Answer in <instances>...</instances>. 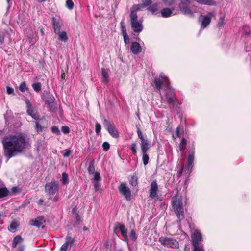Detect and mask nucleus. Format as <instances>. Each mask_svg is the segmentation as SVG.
Segmentation results:
<instances>
[{"label":"nucleus","mask_w":251,"mask_h":251,"mask_svg":"<svg viewBox=\"0 0 251 251\" xmlns=\"http://www.w3.org/2000/svg\"><path fill=\"white\" fill-rule=\"evenodd\" d=\"M9 191L5 186L0 188V199L7 196Z\"/></svg>","instance_id":"nucleus-27"},{"label":"nucleus","mask_w":251,"mask_h":251,"mask_svg":"<svg viewBox=\"0 0 251 251\" xmlns=\"http://www.w3.org/2000/svg\"><path fill=\"white\" fill-rule=\"evenodd\" d=\"M53 100L50 97L48 98L46 100V103L49 105H50L51 104L53 103Z\"/></svg>","instance_id":"nucleus-53"},{"label":"nucleus","mask_w":251,"mask_h":251,"mask_svg":"<svg viewBox=\"0 0 251 251\" xmlns=\"http://www.w3.org/2000/svg\"><path fill=\"white\" fill-rule=\"evenodd\" d=\"M129 237L130 238L133 240V241H136L137 237L136 234V232L134 230H132L130 231V234H129Z\"/></svg>","instance_id":"nucleus-38"},{"label":"nucleus","mask_w":251,"mask_h":251,"mask_svg":"<svg viewBox=\"0 0 251 251\" xmlns=\"http://www.w3.org/2000/svg\"><path fill=\"white\" fill-rule=\"evenodd\" d=\"M51 131L53 133H55L57 135H59L60 134V132L59 128L55 126H53L51 127Z\"/></svg>","instance_id":"nucleus-46"},{"label":"nucleus","mask_w":251,"mask_h":251,"mask_svg":"<svg viewBox=\"0 0 251 251\" xmlns=\"http://www.w3.org/2000/svg\"><path fill=\"white\" fill-rule=\"evenodd\" d=\"M212 13H209L207 15L203 16L201 15L199 18V21L201 23V29H204L210 23Z\"/></svg>","instance_id":"nucleus-14"},{"label":"nucleus","mask_w":251,"mask_h":251,"mask_svg":"<svg viewBox=\"0 0 251 251\" xmlns=\"http://www.w3.org/2000/svg\"><path fill=\"white\" fill-rule=\"evenodd\" d=\"M186 144L187 140L184 138L182 139L179 145V150L182 151L184 150Z\"/></svg>","instance_id":"nucleus-33"},{"label":"nucleus","mask_w":251,"mask_h":251,"mask_svg":"<svg viewBox=\"0 0 251 251\" xmlns=\"http://www.w3.org/2000/svg\"><path fill=\"white\" fill-rule=\"evenodd\" d=\"M141 152L143 154L142 160H143V164L144 165H146L148 164V163L149 162V156L147 154V152H144V151H141Z\"/></svg>","instance_id":"nucleus-30"},{"label":"nucleus","mask_w":251,"mask_h":251,"mask_svg":"<svg viewBox=\"0 0 251 251\" xmlns=\"http://www.w3.org/2000/svg\"><path fill=\"white\" fill-rule=\"evenodd\" d=\"M101 74L103 81L107 82L108 81V74L107 72L104 68H102L101 70Z\"/></svg>","instance_id":"nucleus-34"},{"label":"nucleus","mask_w":251,"mask_h":251,"mask_svg":"<svg viewBox=\"0 0 251 251\" xmlns=\"http://www.w3.org/2000/svg\"><path fill=\"white\" fill-rule=\"evenodd\" d=\"M6 91L8 94H12L14 93V89L11 87L7 86L6 87Z\"/></svg>","instance_id":"nucleus-52"},{"label":"nucleus","mask_w":251,"mask_h":251,"mask_svg":"<svg viewBox=\"0 0 251 251\" xmlns=\"http://www.w3.org/2000/svg\"><path fill=\"white\" fill-rule=\"evenodd\" d=\"M130 50L134 54H138L142 52V48L139 43L133 42L131 43Z\"/></svg>","instance_id":"nucleus-20"},{"label":"nucleus","mask_w":251,"mask_h":251,"mask_svg":"<svg viewBox=\"0 0 251 251\" xmlns=\"http://www.w3.org/2000/svg\"><path fill=\"white\" fill-rule=\"evenodd\" d=\"M120 193L124 197L125 199L127 201L131 200V191L126 183H121L118 188Z\"/></svg>","instance_id":"nucleus-12"},{"label":"nucleus","mask_w":251,"mask_h":251,"mask_svg":"<svg viewBox=\"0 0 251 251\" xmlns=\"http://www.w3.org/2000/svg\"><path fill=\"white\" fill-rule=\"evenodd\" d=\"M225 25V20L224 18L220 17L217 24V26L221 28Z\"/></svg>","instance_id":"nucleus-40"},{"label":"nucleus","mask_w":251,"mask_h":251,"mask_svg":"<svg viewBox=\"0 0 251 251\" xmlns=\"http://www.w3.org/2000/svg\"><path fill=\"white\" fill-rule=\"evenodd\" d=\"M179 133H180V128L179 127H177L176 130V137L179 136Z\"/></svg>","instance_id":"nucleus-56"},{"label":"nucleus","mask_w":251,"mask_h":251,"mask_svg":"<svg viewBox=\"0 0 251 251\" xmlns=\"http://www.w3.org/2000/svg\"><path fill=\"white\" fill-rule=\"evenodd\" d=\"M18 226V225L16 222H12L10 225V227L12 230H15Z\"/></svg>","instance_id":"nucleus-50"},{"label":"nucleus","mask_w":251,"mask_h":251,"mask_svg":"<svg viewBox=\"0 0 251 251\" xmlns=\"http://www.w3.org/2000/svg\"><path fill=\"white\" fill-rule=\"evenodd\" d=\"M120 25L122 34L123 36L124 43L126 45H127L129 43L130 39L127 34L126 25L124 21H122L120 22Z\"/></svg>","instance_id":"nucleus-18"},{"label":"nucleus","mask_w":251,"mask_h":251,"mask_svg":"<svg viewBox=\"0 0 251 251\" xmlns=\"http://www.w3.org/2000/svg\"><path fill=\"white\" fill-rule=\"evenodd\" d=\"M174 9H171L169 8H165L161 10L160 13L162 17L164 18H167L171 16L173 14V11Z\"/></svg>","instance_id":"nucleus-22"},{"label":"nucleus","mask_w":251,"mask_h":251,"mask_svg":"<svg viewBox=\"0 0 251 251\" xmlns=\"http://www.w3.org/2000/svg\"><path fill=\"white\" fill-rule=\"evenodd\" d=\"M71 151L69 149H66L63 151V156L64 157H69L70 155Z\"/></svg>","instance_id":"nucleus-47"},{"label":"nucleus","mask_w":251,"mask_h":251,"mask_svg":"<svg viewBox=\"0 0 251 251\" xmlns=\"http://www.w3.org/2000/svg\"><path fill=\"white\" fill-rule=\"evenodd\" d=\"M61 130L64 134H67L70 132V129L67 126H63Z\"/></svg>","instance_id":"nucleus-49"},{"label":"nucleus","mask_w":251,"mask_h":251,"mask_svg":"<svg viewBox=\"0 0 251 251\" xmlns=\"http://www.w3.org/2000/svg\"><path fill=\"white\" fill-rule=\"evenodd\" d=\"M131 150L133 154L135 155L137 153L136 144L135 143H132L131 144Z\"/></svg>","instance_id":"nucleus-48"},{"label":"nucleus","mask_w":251,"mask_h":251,"mask_svg":"<svg viewBox=\"0 0 251 251\" xmlns=\"http://www.w3.org/2000/svg\"><path fill=\"white\" fill-rule=\"evenodd\" d=\"M243 29L244 30V32L247 35H249L250 32L251 31V29L249 27V26L245 25L243 26Z\"/></svg>","instance_id":"nucleus-39"},{"label":"nucleus","mask_w":251,"mask_h":251,"mask_svg":"<svg viewBox=\"0 0 251 251\" xmlns=\"http://www.w3.org/2000/svg\"><path fill=\"white\" fill-rule=\"evenodd\" d=\"M2 144L5 155L8 158L22 152L30 146L26 135L21 133L5 137Z\"/></svg>","instance_id":"nucleus-1"},{"label":"nucleus","mask_w":251,"mask_h":251,"mask_svg":"<svg viewBox=\"0 0 251 251\" xmlns=\"http://www.w3.org/2000/svg\"><path fill=\"white\" fill-rule=\"evenodd\" d=\"M34 90L37 92H39L41 90V84L40 82L33 83L32 85Z\"/></svg>","instance_id":"nucleus-35"},{"label":"nucleus","mask_w":251,"mask_h":251,"mask_svg":"<svg viewBox=\"0 0 251 251\" xmlns=\"http://www.w3.org/2000/svg\"><path fill=\"white\" fill-rule=\"evenodd\" d=\"M162 1L165 5L168 6H170L174 4L175 2L174 0H162Z\"/></svg>","instance_id":"nucleus-45"},{"label":"nucleus","mask_w":251,"mask_h":251,"mask_svg":"<svg viewBox=\"0 0 251 251\" xmlns=\"http://www.w3.org/2000/svg\"><path fill=\"white\" fill-rule=\"evenodd\" d=\"M88 171L89 174H93L95 172L94 160H92L89 163V165L88 168Z\"/></svg>","instance_id":"nucleus-29"},{"label":"nucleus","mask_w":251,"mask_h":251,"mask_svg":"<svg viewBox=\"0 0 251 251\" xmlns=\"http://www.w3.org/2000/svg\"><path fill=\"white\" fill-rule=\"evenodd\" d=\"M23 241V239L22 238V237L20 235H17L13 239L12 242V247L15 248L17 244L22 243Z\"/></svg>","instance_id":"nucleus-26"},{"label":"nucleus","mask_w":251,"mask_h":251,"mask_svg":"<svg viewBox=\"0 0 251 251\" xmlns=\"http://www.w3.org/2000/svg\"><path fill=\"white\" fill-rule=\"evenodd\" d=\"M35 128L36 131L38 132H42L43 130V127L39 122H36L35 124Z\"/></svg>","instance_id":"nucleus-36"},{"label":"nucleus","mask_w":251,"mask_h":251,"mask_svg":"<svg viewBox=\"0 0 251 251\" xmlns=\"http://www.w3.org/2000/svg\"><path fill=\"white\" fill-rule=\"evenodd\" d=\"M27 114L35 120L39 119V116L37 114V109L33 106L28 100L25 101Z\"/></svg>","instance_id":"nucleus-13"},{"label":"nucleus","mask_w":251,"mask_h":251,"mask_svg":"<svg viewBox=\"0 0 251 251\" xmlns=\"http://www.w3.org/2000/svg\"><path fill=\"white\" fill-rule=\"evenodd\" d=\"M93 179L95 181H99L100 179V174L99 172H96L94 173Z\"/></svg>","instance_id":"nucleus-43"},{"label":"nucleus","mask_w":251,"mask_h":251,"mask_svg":"<svg viewBox=\"0 0 251 251\" xmlns=\"http://www.w3.org/2000/svg\"><path fill=\"white\" fill-rule=\"evenodd\" d=\"M129 181L130 184L132 186L135 187V186H137L138 184L137 177L135 175L131 176L130 177V178H129Z\"/></svg>","instance_id":"nucleus-28"},{"label":"nucleus","mask_w":251,"mask_h":251,"mask_svg":"<svg viewBox=\"0 0 251 251\" xmlns=\"http://www.w3.org/2000/svg\"><path fill=\"white\" fill-rule=\"evenodd\" d=\"M58 36V39L64 42H66L68 40V37L67 32L65 31H61L59 32L58 33H56Z\"/></svg>","instance_id":"nucleus-24"},{"label":"nucleus","mask_w":251,"mask_h":251,"mask_svg":"<svg viewBox=\"0 0 251 251\" xmlns=\"http://www.w3.org/2000/svg\"><path fill=\"white\" fill-rule=\"evenodd\" d=\"M51 21L54 32L56 34L61 31V29L62 26V23H61L59 20L56 19L54 17H52L51 18Z\"/></svg>","instance_id":"nucleus-17"},{"label":"nucleus","mask_w":251,"mask_h":251,"mask_svg":"<svg viewBox=\"0 0 251 251\" xmlns=\"http://www.w3.org/2000/svg\"><path fill=\"white\" fill-rule=\"evenodd\" d=\"M59 184L57 181H51L46 183L45 186V192L50 196L53 195L59 190Z\"/></svg>","instance_id":"nucleus-9"},{"label":"nucleus","mask_w":251,"mask_h":251,"mask_svg":"<svg viewBox=\"0 0 251 251\" xmlns=\"http://www.w3.org/2000/svg\"><path fill=\"white\" fill-rule=\"evenodd\" d=\"M40 32H41L42 35H44V32L43 28H40Z\"/></svg>","instance_id":"nucleus-63"},{"label":"nucleus","mask_w":251,"mask_h":251,"mask_svg":"<svg viewBox=\"0 0 251 251\" xmlns=\"http://www.w3.org/2000/svg\"><path fill=\"white\" fill-rule=\"evenodd\" d=\"M24 246L20 245L18 247L17 249V251H24Z\"/></svg>","instance_id":"nucleus-55"},{"label":"nucleus","mask_w":251,"mask_h":251,"mask_svg":"<svg viewBox=\"0 0 251 251\" xmlns=\"http://www.w3.org/2000/svg\"><path fill=\"white\" fill-rule=\"evenodd\" d=\"M158 185L156 180H153L149 190L150 197L152 199H158Z\"/></svg>","instance_id":"nucleus-15"},{"label":"nucleus","mask_w":251,"mask_h":251,"mask_svg":"<svg viewBox=\"0 0 251 251\" xmlns=\"http://www.w3.org/2000/svg\"><path fill=\"white\" fill-rule=\"evenodd\" d=\"M1 215L0 214V224H1L3 223V221L1 220Z\"/></svg>","instance_id":"nucleus-64"},{"label":"nucleus","mask_w":251,"mask_h":251,"mask_svg":"<svg viewBox=\"0 0 251 251\" xmlns=\"http://www.w3.org/2000/svg\"><path fill=\"white\" fill-rule=\"evenodd\" d=\"M58 200V198L56 196H55L53 199V201H57Z\"/></svg>","instance_id":"nucleus-62"},{"label":"nucleus","mask_w":251,"mask_h":251,"mask_svg":"<svg viewBox=\"0 0 251 251\" xmlns=\"http://www.w3.org/2000/svg\"><path fill=\"white\" fill-rule=\"evenodd\" d=\"M4 41V36L0 34V45H2Z\"/></svg>","instance_id":"nucleus-54"},{"label":"nucleus","mask_w":251,"mask_h":251,"mask_svg":"<svg viewBox=\"0 0 251 251\" xmlns=\"http://www.w3.org/2000/svg\"><path fill=\"white\" fill-rule=\"evenodd\" d=\"M45 222L43 216H38L30 221V224L37 227H40Z\"/></svg>","instance_id":"nucleus-19"},{"label":"nucleus","mask_w":251,"mask_h":251,"mask_svg":"<svg viewBox=\"0 0 251 251\" xmlns=\"http://www.w3.org/2000/svg\"><path fill=\"white\" fill-rule=\"evenodd\" d=\"M19 89L21 92H24L26 90H27L28 88L26 85V82L25 81H23L20 83L19 86Z\"/></svg>","instance_id":"nucleus-31"},{"label":"nucleus","mask_w":251,"mask_h":251,"mask_svg":"<svg viewBox=\"0 0 251 251\" xmlns=\"http://www.w3.org/2000/svg\"><path fill=\"white\" fill-rule=\"evenodd\" d=\"M171 205L176 217L181 220L184 217V209L181 198L177 195L173 197L171 200Z\"/></svg>","instance_id":"nucleus-3"},{"label":"nucleus","mask_w":251,"mask_h":251,"mask_svg":"<svg viewBox=\"0 0 251 251\" xmlns=\"http://www.w3.org/2000/svg\"><path fill=\"white\" fill-rule=\"evenodd\" d=\"M202 240V235L201 231L197 229L194 230L191 234L193 251H204L203 245L200 243Z\"/></svg>","instance_id":"nucleus-4"},{"label":"nucleus","mask_w":251,"mask_h":251,"mask_svg":"<svg viewBox=\"0 0 251 251\" xmlns=\"http://www.w3.org/2000/svg\"><path fill=\"white\" fill-rule=\"evenodd\" d=\"M66 6L69 10H72L74 8V4L72 0H67L66 2Z\"/></svg>","instance_id":"nucleus-37"},{"label":"nucleus","mask_w":251,"mask_h":251,"mask_svg":"<svg viewBox=\"0 0 251 251\" xmlns=\"http://www.w3.org/2000/svg\"><path fill=\"white\" fill-rule=\"evenodd\" d=\"M137 10L131 8L129 15L131 27L134 32L140 33L143 30L142 21L138 19Z\"/></svg>","instance_id":"nucleus-5"},{"label":"nucleus","mask_w":251,"mask_h":251,"mask_svg":"<svg viewBox=\"0 0 251 251\" xmlns=\"http://www.w3.org/2000/svg\"><path fill=\"white\" fill-rule=\"evenodd\" d=\"M101 130V125L98 123H96L95 124V131L97 134H99Z\"/></svg>","instance_id":"nucleus-42"},{"label":"nucleus","mask_w":251,"mask_h":251,"mask_svg":"<svg viewBox=\"0 0 251 251\" xmlns=\"http://www.w3.org/2000/svg\"><path fill=\"white\" fill-rule=\"evenodd\" d=\"M115 226L116 227L115 228L119 229L122 236H126V234H127V230L124 224L117 223L115 224Z\"/></svg>","instance_id":"nucleus-21"},{"label":"nucleus","mask_w":251,"mask_h":251,"mask_svg":"<svg viewBox=\"0 0 251 251\" xmlns=\"http://www.w3.org/2000/svg\"><path fill=\"white\" fill-rule=\"evenodd\" d=\"M194 158L195 150L193 148L189 151L186 163L185 165L182 167L181 171L179 173L178 176H180L183 173L190 175L193 167Z\"/></svg>","instance_id":"nucleus-6"},{"label":"nucleus","mask_w":251,"mask_h":251,"mask_svg":"<svg viewBox=\"0 0 251 251\" xmlns=\"http://www.w3.org/2000/svg\"><path fill=\"white\" fill-rule=\"evenodd\" d=\"M44 202L43 199H40L37 202V203L39 205H41L43 204Z\"/></svg>","instance_id":"nucleus-57"},{"label":"nucleus","mask_w":251,"mask_h":251,"mask_svg":"<svg viewBox=\"0 0 251 251\" xmlns=\"http://www.w3.org/2000/svg\"><path fill=\"white\" fill-rule=\"evenodd\" d=\"M4 186H5L4 184L3 183V182L0 179V188H1V187H4Z\"/></svg>","instance_id":"nucleus-59"},{"label":"nucleus","mask_w":251,"mask_h":251,"mask_svg":"<svg viewBox=\"0 0 251 251\" xmlns=\"http://www.w3.org/2000/svg\"><path fill=\"white\" fill-rule=\"evenodd\" d=\"M158 3L155 1L151 5L147 8V10L152 14H154L159 9Z\"/></svg>","instance_id":"nucleus-23"},{"label":"nucleus","mask_w":251,"mask_h":251,"mask_svg":"<svg viewBox=\"0 0 251 251\" xmlns=\"http://www.w3.org/2000/svg\"><path fill=\"white\" fill-rule=\"evenodd\" d=\"M137 133L138 138L141 140V151L147 152L150 149V145L149 142L147 139H146L141 131V129L139 128H137Z\"/></svg>","instance_id":"nucleus-10"},{"label":"nucleus","mask_w":251,"mask_h":251,"mask_svg":"<svg viewBox=\"0 0 251 251\" xmlns=\"http://www.w3.org/2000/svg\"><path fill=\"white\" fill-rule=\"evenodd\" d=\"M18 190V188L17 187H13L12 189V191L13 192H17Z\"/></svg>","instance_id":"nucleus-60"},{"label":"nucleus","mask_w":251,"mask_h":251,"mask_svg":"<svg viewBox=\"0 0 251 251\" xmlns=\"http://www.w3.org/2000/svg\"><path fill=\"white\" fill-rule=\"evenodd\" d=\"M201 4L207 5L209 6L215 5L216 2L212 0H194Z\"/></svg>","instance_id":"nucleus-25"},{"label":"nucleus","mask_w":251,"mask_h":251,"mask_svg":"<svg viewBox=\"0 0 251 251\" xmlns=\"http://www.w3.org/2000/svg\"><path fill=\"white\" fill-rule=\"evenodd\" d=\"M65 240H66V241H65V243H67V244L68 245L69 244H71V245L73 244V243H74V240L73 239H72L69 236H66Z\"/></svg>","instance_id":"nucleus-41"},{"label":"nucleus","mask_w":251,"mask_h":251,"mask_svg":"<svg viewBox=\"0 0 251 251\" xmlns=\"http://www.w3.org/2000/svg\"><path fill=\"white\" fill-rule=\"evenodd\" d=\"M158 241L162 245L167 248L177 249L179 247L178 241L174 238L161 237Z\"/></svg>","instance_id":"nucleus-8"},{"label":"nucleus","mask_w":251,"mask_h":251,"mask_svg":"<svg viewBox=\"0 0 251 251\" xmlns=\"http://www.w3.org/2000/svg\"><path fill=\"white\" fill-rule=\"evenodd\" d=\"M102 148L104 151H107L110 148V145L108 142H104L102 144Z\"/></svg>","instance_id":"nucleus-44"},{"label":"nucleus","mask_w":251,"mask_h":251,"mask_svg":"<svg viewBox=\"0 0 251 251\" xmlns=\"http://www.w3.org/2000/svg\"><path fill=\"white\" fill-rule=\"evenodd\" d=\"M155 88L160 91L162 86H164V93L161 95V102L174 105L176 98L173 89L170 85V82L166 76L163 73H161L159 77L154 79Z\"/></svg>","instance_id":"nucleus-2"},{"label":"nucleus","mask_w":251,"mask_h":251,"mask_svg":"<svg viewBox=\"0 0 251 251\" xmlns=\"http://www.w3.org/2000/svg\"><path fill=\"white\" fill-rule=\"evenodd\" d=\"M95 189L96 191H98L99 190V185L98 183L97 182L95 184Z\"/></svg>","instance_id":"nucleus-58"},{"label":"nucleus","mask_w":251,"mask_h":251,"mask_svg":"<svg viewBox=\"0 0 251 251\" xmlns=\"http://www.w3.org/2000/svg\"><path fill=\"white\" fill-rule=\"evenodd\" d=\"M124 237V241L127 242L128 241V236L127 234H126V236H123Z\"/></svg>","instance_id":"nucleus-61"},{"label":"nucleus","mask_w":251,"mask_h":251,"mask_svg":"<svg viewBox=\"0 0 251 251\" xmlns=\"http://www.w3.org/2000/svg\"><path fill=\"white\" fill-rule=\"evenodd\" d=\"M142 3L135 4L132 6L131 8L137 10L139 11L142 8L149 7L154 2H155V0H141Z\"/></svg>","instance_id":"nucleus-16"},{"label":"nucleus","mask_w":251,"mask_h":251,"mask_svg":"<svg viewBox=\"0 0 251 251\" xmlns=\"http://www.w3.org/2000/svg\"><path fill=\"white\" fill-rule=\"evenodd\" d=\"M68 245L67 244V243L63 244L60 249V251H66L67 250Z\"/></svg>","instance_id":"nucleus-51"},{"label":"nucleus","mask_w":251,"mask_h":251,"mask_svg":"<svg viewBox=\"0 0 251 251\" xmlns=\"http://www.w3.org/2000/svg\"><path fill=\"white\" fill-rule=\"evenodd\" d=\"M103 126L113 138H117L119 137V132L117 129L112 123L106 119L103 120Z\"/></svg>","instance_id":"nucleus-11"},{"label":"nucleus","mask_w":251,"mask_h":251,"mask_svg":"<svg viewBox=\"0 0 251 251\" xmlns=\"http://www.w3.org/2000/svg\"><path fill=\"white\" fill-rule=\"evenodd\" d=\"M190 0H184L179 5L181 11L191 17L194 16V13L197 11L196 7L192 6Z\"/></svg>","instance_id":"nucleus-7"},{"label":"nucleus","mask_w":251,"mask_h":251,"mask_svg":"<svg viewBox=\"0 0 251 251\" xmlns=\"http://www.w3.org/2000/svg\"><path fill=\"white\" fill-rule=\"evenodd\" d=\"M62 182L63 185H67L69 183L68 174L63 172L62 175Z\"/></svg>","instance_id":"nucleus-32"}]
</instances>
